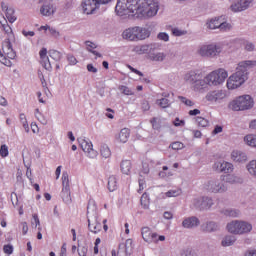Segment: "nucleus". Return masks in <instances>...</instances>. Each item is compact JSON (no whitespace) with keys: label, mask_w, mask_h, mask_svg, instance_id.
<instances>
[{"label":"nucleus","mask_w":256,"mask_h":256,"mask_svg":"<svg viewBox=\"0 0 256 256\" xmlns=\"http://www.w3.org/2000/svg\"><path fill=\"white\" fill-rule=\"evenodd\" d=\"M170 148L173 149L174 151H181V149L185 148V144H183L180 141L172 142L170 144Z\"/></svg>","instance_id":"46"},{"label":"nucleus","mask_w":256,"mask_h":256,"mask_svg":"<svg viewBox=\"0 0 256 256\" xmlns=\"http://www.w3.org/2000/svg\"><path fill=\"white\" fill-rule=\"evenodd\" d=\"M108 190L110 192L117 191V177L110 176L108 178Z\"/></svg>","instance_id":"39"},{"label":"nucleus","mask_w":256,"mask_h":256,"mask_svg":"<svg viewBox=\"0 0 256 256\" xmlns=\"http://www.w3.org/2000/svg\"><path fill=\"white\" fill-rule=\"evenodd\" d=\"M251 3H253V0H240L239 2H236L230 6L231 11L234 13H239L241 11H245L246 9H249L251 6Z\"/></svg>","instance_id":"16"},{"label":"nucleus","mask_w":256,"mask_h":256,"mask_svg":"<svg viewBox=\"0 0 256 256\" xmlns=\"http://www.w3.org/2000/svg\"><path fill=\"white\" fill-rule=\"evenodd\" d=\"M196 123L198 127H209V120L203 118V117H196Z\"/></svg>","instance_id":"47"},{"label":"nucleus","mask_w":256,"mask_h":256,"mask_svg":"<svg viewBox=\"0 0 256 256\" xmlns=\"http://www.w3.org/2000/svg\"><path fill=\"white\" fill-rule=\"evenodd\" d=\"M246 169H247L248 173L250 175H252V177H256V161H250L246 165Z\"/></svg>","instance_id":"42"},{"label":"nucleus","mask_w":256,"mask_h":256,"mask_svg":"<svg viewBox=\"0 0 256 256\" xmlns=\"http://www.w3.org/2000/svg\"><path fill=\"white\" fill-rule=\"evenodd\" d=\"M238 229H239L238 235H243L245 233H251L253 226L248 222L239 221Z\"/></svg>","instance_id":"27"},{"label":"nucleus","mask_w":256,"mask_h":256,"mask_svg":"<svg viewBox=\"0 0 256 256\" xmlns=\"http://www.w3.org/2000/svg\"><path fill=\"white\" fill-rule=\"evenodd\" d=\"M182 191L181 189H175V190H169L165 193L166 197H179L181 195Z\"/></svg>","instance_id":"50"},{"label":"nucleus","mask_w":256,"mask_h":256,"mask_svg":"<svg viewBox=\"0 0 256 256\" xmlns=\"http://www.w3.org/2000/svg\"><path fill=\"white\" fill-rule=\"evenodd\" d=\"M67 60L70 63V65H77V58H75V56L69 54L67 56Z\"/></svg>","instance_id":"62"},{"label":"nucleus","mask_w":256,"mask_h":256,"mask_svg":"<svg viewBox=\"0 0 256 256\" xmlns=\"http://www.w3.org/2000/svg\"><path fill=\"white\" fill-rule=\"evenodd\" d=\"M226 183H229L230 185H235L237 183H243V178L237 175L228 174L226 176Z\"/></svg>","instance_id":"34"},{"label":"nucleus","mask_w":256,"mask_h":256,"mask_svg":"<svg viewBox=\"0 0 256 256\" xmlns=\"http://www.w3.org/2000/svg\"><path fill=\"white\" fill-rule=\"evenodd\" d=\"M205 189L208 193L223 194L229 191V187L220 179H211L205 184Z\"/></svg>","instance_id":"7"},{"label":"nucleus","mask_w":256,"mask_h":256,"mask_svg":"<svg viewBox=\"0 0 256 256\" xmlns=\"http://www.w3.org/2000/svg\"><path fill=\"white\" fill-rule=\"evenodd\" d=\"M100 5L103 4L99 0H84L82 9L86 15H91V13L99 9Z\"/></svg>","instance_id":"12"},{"label":"nucleus","mask_w":256,"mask_h":256,"mask_svg":"<svg viewBox=\"0 0 256 256\" xmlns=\"http://www.w3.org/2000/svg\"><path fill=\"white\" fill-rule=\"evenodd\" d=\"M41 65L46 69V71H51V62L49 61V57H47V48H42L39 52Z\"/></svg>","instance_id":"23"},{"label":"nucleus","mask_w":256,"mask_h":256,"mask_svg":"<svg viewBox=\"0 0 256 256\" xmlns=\"http://www.w3.org/2000/svg\"><path fill=\"white\" fill-rule=\"evenodd\" d=\"M61 198L66 203V205H71V188L69 187V174L67 172L62 173Z\"/></svg>","instance_id":"10"},{"label":"nucleus","mask_w":256,"mask_h":256,"mask_svg":"<svg viewBox=\"0 0 256 256\" xmlns=\"http://www.w3.org/2000/svg\"><path fill=\"white\" fill-rule=\"evenodd\" d=\"M100 155L103 159H109V157H111V149H109V146H107V144H103L100 147Z\"/></svg>","instance_id":"37"},{"label":"nucleus","mask_w":256,"mask_h":256,"mask_svg":"<svg viewBox=\"0 0 256 256\" xmlns=\"http://www.w3.org/2000/svg\"><path fill=\"white\" fill-rule=\"evenodd\" d=\"M49 57L51 59H53L54 61H61V52H59L57 50H50Z\"/></svg>","instance_id":"48"},{"label":"nucleus","mask_w":256,"mask_h":256,"mask_svg":"<svg viewBox=\"0 0 256 256\" xmlns=\"http://www.w3.org/2000/svg\"><path fill=\"white\" fill-rule=\"evenodd\" d=\"M150 49H151V45L149 44L137 45V46H134L133 52L137 53L138 55H145V53H149Z\"/></svg>","instance_id":"29"},{"label":"nucleus","mask_w":256,"mask_h":256,"mask_svg":"<svg viewBox=\"0 0 256 256\" xmlns=\"http://www.w3.org/2000/svg\"><path fill=\"white\" fill-rule=\"evenodd\" d=\"M118 89L123 93V95H134L133 90L127 86L121 85Z\"/></svg>","instance_id":"52"},{"label":"nucleus","mask_w":256,"mask_h":256,"mask_svg":"<svg viewBox=\"0 0 256 256\" xmlns=\"http://www.w3.org/2000/svg\"><path fill=\"white\" fill-rule=\"evenodd\" d=\"M208 29H220V31L231 30V24L221 21L220 18L210 20L208 23Z\"/></svg>","instance_id":"14"},{"label":"nucleus","mask_w":256,"mask_h":256,"mask_svg":"<svg viewBox=\"0 0 256 256\" xmlns=\"http://www.w3.org/2000/svg\"><path fill=\"white\" fill-rule=\"evenodd\" d=\"M1 8L2 11H5V15L9 23H15L17 21V16H15V10L13 8L6 6L5 2H2Z\"/></svg>","instance_id":"24"},{"label":"nucleus","mask_w":256,"mask_h":256,"mask_svg":"<svg viewBox=\"0 0 256 256\" xmlns=\"http://www.w3.org/2000/svg\"><path fill=\"white\" fill-rule=\"evenodd\" d=\"M86 47L87 50L90 51V53H93L96 57H101V54L93 49H97V45L91 41H86Z\"/></svg>","instance_id":"40"},{"label":"nucleus","mask_w":256,"mask_h":256,"mask_svg":"<svg viewBox=\"0 0 256 256\" xmlns=\"http://www.w3.org/2000/svg\"><path fill=\"white\" fill-rule=\"evenodd\" d=\"M55 11H57V8L51 3H46L40 8V13L43 17H51L55 15Z\"/></svg>","instance_id":"21"},{"label":"nucleus","mask_w":256,"mask_h":256,"mask_svg":"<svg viewBox=\"0 0 256 256\" xmlns=\"http://www.w3.org/2000/svg\"><path fill=\"white\" fill-rule=\"evenodd\" d=\"M5 23L0 21L1 24V29L4 31V33H6V35H8L9 41H11V39H13V29L11 28V26H9V24L7 23V20L4 18Z\"/></svg>","instance_id":"31"},{"label":"nucleus","mask_w":256,"mask_h":256,"mask_svg":"<svg viewBox=\"0 0 256 256\" xmlns=\"http://www.w3.org/2000/svg\"><path fill=\"white\" fill-rule=\"evenodd\" d=\"M223 51V48H221V45L217 44H205L202 45L198 49V54H200L201 57H217Z\"/></svg>","instance_id":"8"},{"label":"nucleus","mask_w":256,"mask_h":256,"mask_svg":"<svg viewBox=\"0 0 256 256\" xmlns=\"http://www.w3.org/2000/svg\"><path fill=\"white\" fill-rule=\"evenodd\" d=\"M161 99L156 100V105L161 107V109H167L171 107V104L174 103V100L169 99L171 97L170 93H162Z\"/></svg>","instance_id":"18"},{"label":"nucleus","mask_w":256,"mask_h":256,"mask_svg":"<svg viewBox=\"0 0 256 256\" xmlns=\"http://www.w3.org/2000/svg\"><path fill=\"white\" fill-rule=\"evenodd\" d=\"M173 126L174 127H185V120L175 118V120L173 121Z\"/></svg>","instance_id":"56"},{"label":"nucleus","mask_w":256,"mask_h":256,"mask_svg":"<svg viewBox=\"0 0 256 256\" xmlns=\"http://www.w3.org/2000/svg\"><path fill=\"white\" fill-rule=\"evenodd\" d=\"M232 161H247V155L239 150H234L231 153Z\"/></svg>","instance_id":"32"},{"label":"nucleus","mask_w":256,"mask_h":256,"mask_svg":"<svg viewBox=\"0 0 256 256\" xmlns=\"http://www.w3.org/2000/svg\"><path fill=\"white\" fill-rule=\"evenodd\" d=\"M20 228H22L23 235H27L29 231V226L27 225V222L20 223Z\"/></svg>","instance_id":"61"},{"label":"nucleus","mask_w":256,"mask_h":256,"mask_svg":"<svg viewBox=\"0 0 256 256\" xmlns=\"http://www.w3.org/2000/svg\"><path fill=\"white\" fill-rule=\"evenodd\" d=\"M153 129H161V119L154 117L150 120Z\"/></svg>","instance_id":"51"},{"label":"nucleus","mask_w":256,"mask_h":256,"mask_svg":"<svg viewBox=\"0 0 256 256\" xmlns=\"http://www.w3.org/2000/svg\"><path fill=\"white\" fill-rule=\"evenodd\" d=\"M227 230L233 235H239V220L232 221L227 224Z\"/></svg>","instance_id":"30"},{"label":"nucleus","mask_w":256,"mask_h":256,"mask_svg":"<svg viewBox=\"0 0 256 256\" xmlns=\"http://www.w3.org/2000/svg\"><path fill=\"white\" fill-rule=\"evenodd\" d=\"M152 61H163L165 59V54L163 53H157L151 56Z\"/></svg>","instance_id":"55"},{"label":"nucleus","mask_w":256,"mask_h":256,"mask_svg":"<svg viewBox=\"0 0 256 256\" xmlns=\"http://www.w3.org/2000/svg\"><path fill=\"white\" fill-rule=\"evenodd\" d=\"M141 109L142 111H149V109H151V105L148 101H143L141 104Z\"/></svg>","instance_id":"64"},{"label":"nucleus","mask_w":256,"mask_h":256,"mask_svg":"<svg viewBox=\"0 0 256 256\" xmlns=\"http://www.w3.org/2000/svg\"><path fill=\"white\" fill-rule=\"evenodd\" d=\"M158 39L160 41H169V34L165 33V32H160L158 34Z\"/></svg>","instance_id":"60"},{"label":"nucleus","mask_w":256,"mask_h":256,"mask_svg":"<svg viewBox=\"0 0 256 256\" xmlns=\"http://www.w3.org/2000/svg\"><path fill=\"white\" fill-rule=\"evenodd\" d=\"M235 241H237V238H235V236L228 235L222 239L221 245L222 247H231V245H235Z\"/></svg>","instance_id":"33"},{"label":"nucleus","mask_w":256,"mask_h":256,"mask_svg":"<svg viewBox=\"0 0 256 256\" xmlns=\"http://www.w3.org/2000/svg\"><path fill=\"white\" fill-rule=\"evenodd\" d=\"M3 251L6 253V255H11L13 253V245H4Z\"/></svg>","instance_id":"58"},{"label":"nucleus","mask_w":256,"mask_h":256,"mask_svg":"<svg viewBox=\"0 0 256 256\" xmlns=\"http://www.w3.org/2000/svg\"><path fill=\"white\" fill-rule=\"evenodd\" d=\"M254 105L253 98L249 95H242L232 100L228 107L231 111H247V109H252Z\"/></svg>","instance_id":"5"},{"label":"nucleus","mask_w":256,"mask_h":256,"mask_svg":"<svg viewBox=\"0 0 256 256\" xmlns=\"http://www.w3.org/2000/svg\"><path fill=\"white\" fill-rule=\"evenodd\" d=\"M150 35L151 32H149L147 28L139 26L127 28L122 33L123 39H126L127 41H143L149 38Z\"/></svg>","instance_id":"3"},{"label":"nucleus","mask_w":256,"mask_h":256,"mask_svg":"<svg viewBox=\"0 0 256 256\" xmlns=\"http://www.w3.org/2000/svg\"><path fill=\"white\" fill-rule=\"evenodd\" d=\"M20 121H21L26 133H29V124L27 123V118L25 117V114H20Z\"/></svg>","instance_id":"53"},{"label":"nucleus","mask_w":256,"mask_h":256,"mask_svg":"<svg viewBox=\"0 0 256 256\" xmlns=\"http://www.w3.org/2000/svg\"><path fill=\"white\" fill-rule=\"evenodd\" d=\"M0 155L1 157H7L9 155V147L5 144L0 147Z\"/></svg>","instance_id":"54"},{"label":"nucleus","mask_w":256,"mask_h":256,"mask_svg":"<svg viewBox=\"0 0 256 256\" xmlns=\"http://www.w3.org/2000/svg\"><path fill=\"white\" fill-rule=\"evenodd\" d=\"M192 253H193V249L186 248V249L182 250L181 255L182 256H193Z\"/></svg>","instance_id":"63"},{"label":"nucleus","mask_w":256,"mask_h":256,"mask_svg":"<svg viewBox=\"0 0 256 256\" xmlns=\"http://www.w3.org/2000/svg\"><path fill=\"white\" fill-rule=\"evenodd\" d=\"M32 225H35V227H38V231H41V221H39V216L37 214H33L32 216Z\"/></svg>","instance_id":"49"},{"label":"nucleus","mask_w":256,"mask_h":256,"mask_svg":"<svg viewBox=\"0 0 256 256\" xmlns=\"http://www.w3.org/2000/svg\"><path fill=\"white\" fill-rule=\"evenodd\" d=\"M227 97V93L223 90H213L206 94L205 99L209 103H221Z\"/></svg>","instance_id":"11"},{"label":"nucleus","mask_w":256,"mask_h":256,"mask_svg":"<svg viewBox=\"0 0 256 256\" xmlns=\"http://www.w3.org/2000/svg\"><path fill=\"white\" fill-rule=\"evenodd\" d=\"M229 77L227 70L220 68L210 72L206 77V81L209 85H221V83H225V79Z\"/></svg>","instance_id":"6"},{"label":"nucleus","mask_w":256,"mask_h":256,"mask_svg":"<svg viewBox=\"0 0 256 256\" xmlns=\"http://www.w3.org/2000/svg\"><path fill=\"white\" fill-rule=\"evenodd\" d=\"M88 251H89V248L87 246H82L78 249V255L79 256H87Z\"/></svg>","instance_id":"57"},{"label":"nucleus","mask_w":256,"mask_h":256,"mask_svg":"<svg viewBox=\"0 0 256 256\" xmlns=\"http://www.w3.org/2000/svg\"><path fill=\"white\" fill-rule=\"evenodd\" d=\"M178 99H179V101H181V103L186 105V107H193V105H195L194 101H192L191 99H188L185 96H178Z\"/></svg>","instance_id":"45"},{"label":"nucleus","mask_w":256,"mask_h":256,"mask_svg":"<svg viewBox=\"0 0 256 256\" xmlns=\"http://www.w3.org/2000/svg\"><path fill=\"white\" fill-rule=\"evenodd\" d=\"M88 228L92 233L97 234L99 231H101V229H103V225H101V222H99L97 216L95 218V223L91 224V219L88 216Z\"/></svg>","instance_id":"26"},{"label":"nucleus","mask_w":256,"mask_h":256,"mask_svg":"<svg viewBox=\"0 0 256 256\" xmlns=\"http://www.w3.org/2000/svg\"><path fill=\"white\" fill-rule=\"evenodd\" d=\"M80 147L84 151V153H87L90 159H95V157H97L98 153L96 150L93 149V143L87 140H82L80 142Z\"/></svg>","instance_id":"15"},{"label":"nucleus","mask_w":256,"mask_h":256,"mask_svg":"<svg viewBox=\"0 0 256 256\" xmlns=\"http://www.w3.org/2000/svg\"><path fill=\"white\" fill-rule=\"evenodd\" d=\"M24 165L26 167V177L31 181V163L24 162Z\"/></svg>","instance_id":"59"},{"label":"nucleus","mask_w":256,"mask_h":256,"mask_svg":"<svg viewBox=\"0 0 256 256\" xmlns=\"http://www.w3.org/2000/svg\"><path fill=\"white\" fill-rule=\"evenodd\" d=\"M200 79L201 74L197 71H190L184 75V81H186V83H190V85H195Z\"/></svg>","instance_id":"22"},{"label":"nucleus","mask_w":256,"mask_h":256,"mask_svg":"<svg viewBox=\"0 0 256 256\" xmlns=\"http://www.w3.org/2000/svg\"><path fill=\"white\" fill-rule=\"evenodd\" d=\"M87 215H92L94 219H97V204L95 200L90 199L87 205Z\"/></svg>","instance_id":"28"},{"label":"nucleus","mask_w":256,"mask_h":256,"mask_svg":"<svg viewBox=\"0 0 256 256\" xmlns=\"http://www.w3.org/2000/svg\"><path fill=\"white\" fill-rule=\"evenodd\" d=\"M121 247H125L126 255H131V251H133V240L127 239L124 244L119 245V249H121Z\"/></svg>","instance_id":"36"},{"label":"nucleus","mask_w":256,"mask_h":256,"mask_svg":"<svg viewBox=\"0 0 256 256\" xmlns=\"http://www.w3.org/2000/svg\"><path fill=\"white\" fill-rule=\"evenodd\" d=\"M256 61L246 60L238 64L236 68V73L232 74L227 80L228 89H237L241 87L245 81H247V75H249V69L255 67Z\"/></svg>","instance_id":"2"},{"label":"nucleus","mask_w":256,"mask_h":256,"mask_svg":"<svg viewBox=\"0 0 256 256\" xmlns=\"http://www.w3.org/2000/svg\"><path fill=\"white\" fill-rule=\"evenodd\" d=\"M120 167L124 175H129V173H131V161H122Z\"/></svg>","instance_id":"41"},{"label":"nucleus","mask_w":256,"mask_h":256,"mask_svg":"<svg viewBox=\"0 0 256 256\" xmlns=\"http://www.w3.org/2000/svg\"><path fill=\"white\" fill-rule=\"evenodd\" d=\"M142 238L146 243H155L157 242V233H152L149 227H143Z\"/></svg>","instance_id":"19"},{"label":"nucleus","mask_w":256,"mask_h":256,"mask_svg":"<svg viewBox=\"0 0 256 256\" xmlns=\"http://www.w3.org/2000/svg\"><path fill=\"white\" fill-rule=\"evenodd\" d=\"M141 206L143 209H149V195L144 193L140 199Z\"/></svg>","instance_id":"43"},{"label":"nucleus","mask_w":256,"mask_h":256,"mask_svg":"<svg viewBox=\"0 0 256 256\" xmlns=\"http://www.w3.org/2000/svg\"><path fill=\"white\" fill-rule=\"evenodd\" d=\"M17 57L15 50H13V45H11V40L9 38L5 39L2 43V51L0 50V63L6 67H12L13 59Z\"/></svg>","instance_id":"4"},{"label":"nucleus","mask_w":256,"mask_h":256,"mask_svg":"<svg viewBox=\"0 0 256 256\" xmlns=\"http://www.w3.org/2000/svg\"><path fill=\"white\" fill-rule=\"evenodd\" d=\"M233 165L227 161H216L213 165V170L216 173H233Z\"/></svg>","instance_id":"13"},{"label":"nucleus","mask_w":256,"mask_h":256,"mask_svg":"<svg viewBox=\"0 0 256 256\" xmlns=\"http://www.w3.org/2000/svg\"><path fill=\"white\" fill-rule=\"evenodd\" d=\"M159 11V2L156 0H125L120 9H116L115 12L119 17L123 15H136L137 17H144L149 19L155 17Z\"/></svg>","instance_id":"1"},{"label":"nucleus","mask_w":256,"mask_h":256,"mask_svg":"<svg viewBox=\"0 0 256 256\" xmlns=\"http://www.w3.org/2000/svg\"><path fill=\"white\" fill-rule=\"evenodd\" d=\"M222 213L226 217H239V215H241L239 210L233 208L224 209L222 210Z\"/></svg>","instance_id":"35"},{"label":"nucleus","mask_w":256,"mask_h":256,"mask_svg":"<svg viewBox=\"0 0 256 256\" xmlns=\"http://www.w3.org/2000/svg\"><path fill=\"white\" fill-rule=\"evenodd\" d=\"M201 225V221L196 216L187 217L182 221V227L184 229H195V227H199Z\"/></svg>","instance_id":"17"},{"label":"nucleus","mask_w":256,"mask_h":256,"mask_svg":"<svg viewBox=\"0 0 256 256\" xmlns=\"http://www.w3.org/2000/svg\"><path fill=\"white\" fill-rule=\"evenodd\" d=\"M207 85H209V83H207V80L204 78L203 79H198V81L194 84L195 89H205L207 88Z\"/></svg>","instance_id":"44"},{"label":"nucleus","mask_w":256,"mask_h":256,"mask_svg":"<svg viewBox=\"0 0 256 256\" xmlns=\"http://www.w3.org/2000/svg\"><path fill=\"white\" fill-rule=\"evenodd\" d=\"M201 231L204 233H215V231H219V224L215 221H207L201 225Z\"/></svg>","instance_id":"20"},{"label":"nucleus","mask_w":256,"mask_h":256,"mask_svg":"<svg viewBox=\"0 0 256 256\" xmlns=\"http://www.w3.org/2000/svg\"><path fill=\"white\" fill-rule=\"evenodd\" d=\"M244 141L246 145L249 147H256V135L255 134H248L244 137Z\"/></svg>","instance_id":"38"},{"label":"nucleus","mask_w":256,"mask_h":256,"mask_svg":"<svg viewBox=\"0 0 256 256\" xmlns=\"http://www.w3.org/2000/svg\"><path fill=\"white\" fill-rule=\"evenodd\" d=\"M130 135H131V131L129 130V128H123L118 133L116 139L119 143H127V141H129Z\"/></svg>","instance_id":"25"},{"label":"nucleus","mask_w":256,"mask_h":256,"mask_svg":"<svg viewBox=\"0 0 256 256\" xmlns=\"http://www.w3.org/2000/svg\"><path fill=\"white\" fill-rule=\"evenodd\" d=\"M192 203L198 211H209V209L215 205L213 198L209 196L195 198Z\"/></svg>","instance_id":"9"}]
</instances>
